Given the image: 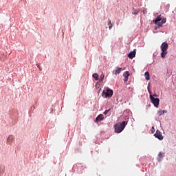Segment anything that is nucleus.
Wrapping results in <instances>:
<instances>
[{
	"instance_id": "nucleus-21",
	"label": "nucleus",
	"mask_w": 176,
	"mask_h": 176,
	"mask_svg": "<svg viewBox=\"0 0 176 176\" xmlns=\"http://www.w3.org/2000/svg\"><path fill=\"white\" fill-rule=\"evenodd\" d=\"M37 67L38 68V69H40V71H42V68H41V66L39 65H37Z\"/></svg>"
},
{
	"instance_id": "nucleus-20",
	"label": "nucleus",
	"mask_w": 176,
	"mask_h": 176,
	"mask_svg": "<svg viewBox=\"0 0 176 176\" xmlns=\"http://www.w3.org/2000/svg\"><path fill=\"white\" fill-rule=\"evenodd\" d=\"M129 80V77H124V82H127Z\"/></svg>"
},
{
	"instance_id": "nucleus-19",
	"label": "nucleus",
	"mask_w": 176,
	"mask_h": 176,
	"mask_svg": "<svg viewBox=\"0 0 176 176\" xmlns=\"http://www.w3.org/2000/svg\"><path fill=\"white\" fill-rule=\"evenodd\" d=\"M109 111H111V109H109V110H106L103 113L104 115H107L108 114V112H109Z\"/></svg>"
},
{
	"instance_id": "nucleus-12",
	"label": "nucleus",
	"mask_w": 176,
	"mask_h": 176,
	"mask_svg": "<svg viewBox=\"0 0 176 176\" xmlns=\"http://www.w3.org/2000/svg\"><path fill=\"white\" fill-rule=\"evenodd\" d=\"M162 159H163V154H162V153H160L158 154V157H157L158 162H162Z\"/></svg>"
},
{
	"instance_id": "nucleus-13",
	"label": "nucleus",
	"mask_w": 176,
	"mask_h": 176,
	"mask_svg": "<svg viewBox=\"0 0 176 176\" xmlns=\"http://www.w3.org/2000/svg\"><path fill=\"white\" fill-rule=\"evenodd\" d=\"M92 77L94 78V79L95 80H98V74L94 73V74L92 75Z\"/></svg>"
},
{
	"instance_id": "nucleus-10",
	"label": "nucleus",
	"mask_w": 176,
	"mask_h": 176,
	"mask_svg": "<svg viewBox=\"0 0 176 176\" xmlns=\"http://www.w3.org/2000/svg\"><path fill=\"white\" fill-rule=\"evenodd\" d=\"M122 72V68L118 67L117 68V69L113 70V74H115V75H118V74H120V72Z\"/></svg>"
},
{
	"instance_id": "nucleus-14",
	"label": "nucleus",
	"mask_w": 176,
	"mask_h": 176,
	"mask_svg": "<svg viewBox=\"0 0 176 176\" xmlns=\"http://www.w3.org/2000/svg\"><path fill=\"white\" fill-rule=\"evenodd\" d=\"M124 78H129L130 76V72L129 71H126L123 74Z\"/></svg>"
},
{
	"instance_id": "nucleus-17",
	"label": "nucleus",
	"mask_w": 176,
	"mask_h": 176,
	"mask_svg": "<svg viewBox=\"0 0 176 176\" xmlns=\"http://www.w3.org/2000/svg\"><path fill=\"white\" fill-rule=\"evenodd\" d=\"M113 27L112 23L111 22V20L109 21V28L111 30Z\"/></svg>"
},
{
	"instance_id": "nucleus-2",
	"label": "nucleus",
	"mask_w": 176,
	"mask_h": 176,
	"mask_svg": "<svg viewBox=\"0 0 176 176\" xmlns=\"http://www.w3.org/2000/svg\"><path fill=\"white\" fill-rule=\"evenodd\" d=\"M168 50V43H167L166 42H164L162 43V44L161 45V57L162 58H165L166 56H167V50Z\"/></svg>"
},
{
	"instance_id": "nucleus-4",
	"label": "nucleus",
	"mask_w": 176,
	"mask_h": 176,
	"mask_svg": "<svg viewBox=\"0 0 176 176\" xmlns=\"http://www.w3.org/2000/svg\"><path fill=\"white\" fill-rule=\"evenodd\" d=\"M105 96L106 98H107V97L111 98L112 97V96H113V91L112 89H110L109 88H106V90H103L102 91V96Z\"/></svg>"
},
{
	"instance_id": "nucleus-3",
	"label": "nucleus",
	"mask_w": 176,
	"mask_h": 176,
	"mask_svg": "<svg viewBox=\"0 0 176 176\" xmlns=\"http://www.w3.org/2000/svg\"><path fill=\"white\" fill-rule=\"evenodd\" d=\"M126 124H127V122L126 121H123L121 124H117L114 126L115 132L116 133H122L123 130H124V127H126Z\"/></svg>"
},
{
	"instance_id": "nucleus-5",
	"label": "nucleus",
	"mask_w": 176,
	"mask_h": 176,
	"mask_svg": "<svg viewBox=\"0 0 176 176\" xmlns=\"http://www.w3.org/2000/svg\"><path fill=\"white\" fill-rule=\"evenodd\" d=\"M150 100L151 102L153 104L154 107H155L156 108H158L159 102H160V100H159V98H155L152 95H150Z\"/></svg>"
},
{
	"instance_id": "nucleus-9",
	"label": "nucleus",
	"mask_w": 176,
	"mask_h": 176,
	"mask_svg": "<svg viewBox=\"0 0 176 176\" xmlns=\"http://www.w3.org/2000/svg\"><path fill=\"white\" fill-rule=\"evenodd\" d=\"M13 140H14V136H13V135H10V136L8 137V140H7V142H8V144H10V143L12 142Z\"/></svg>"
},
{
	"instance_id": "nucleus-7",
	"label": "nucleus",
	"mask_w": 176,
	"mask_h": 176,
	"mask_svg": "<svg viewBox=\"0 0 176 176\" xmlns=\"http://www.w3.org/2000/svg\"><path fill=\"white\" fill-rule=\"evenodd\" d=\"M101 120H104V115L100 114L96 118V123H98V122H101Z\"/></svg>"
},
{
	"instance_id": "nucleus-8",
	"label": "nucleus",
	"mask_w": 176,
	"mask_h": 176,
	"mask_svg": "<svg viewBox=\"0 0 176 176\" xmlns=\"http://www.w3.org/2000/svg\"><path fill=\"white\" fill-rule=\"evenodd\" d=\"M128 57H129V58H131V59L134 58V57H135V50H134L133 51L131 52L128 54Z\"/></svg>"
},
{
	"instance_id": "nucleus-16",
	"label": "nucleus",
	"mask_w": 176,
	"mask_h": 176,
	"mask_svg": "<svg viewBox=\"0 0 176 176\" xmlns=\"http://www.w3.org/2000/svg\"><path fill=\"white\" fill-rule=\"evenodd\" d=\"M166 111H158V115H159V116H162V115H164L165 113H166Z\"/></svg>"
},
{
	"instance_id": "nucleus-6",
	"label": "nucleus",
	"mask_w": 176,
	"mask_h": 176,
	"mask_svg": "<svg viewBox=\"0 0 176 176\" xmlns=\"http://www.w3.org/2000/svg\"><path fill=\"white\" fill-rule=\"evenodd\" d=\"M154 137H155V138H157L160 141L163 140V135H162V132H160V131L159 130L156 131V133L154 134Z\"/></svg>"
},
{
	"instance_id": "nucleus-18",
	"label": "nucleus",
	"mask_w": 176,
	"mask_h": 176,
	"mask_svg": "<svg viewBox=\"0 0 176 176\" xmlns=\"http://www.w3.org/2000/svg\"><path fill=\"white\" fill-rule=\"evenodd\" d=\"M151 131V133L153 134V133H155V127L152 126Z\"/></svg>"
},
{
	"instance_id": "nucleus-15",
	"label": "nucleus",
	"mask_w": 176,
	"mask_h": 176,
	"mask_svg": "<svg viewBox=\"0 0 176 176\" xmlns=\"http://www.w3.org/2000/svg\"><path fill=\"white\" fill-rule=\"evenodd\" d=\"M104 78H105V76L104 74H102L100 76L99 82H102L104 80Z\"/></svg>"
},
{
	"instance_id": "nucleus-11",
	"label": "nucleus",
	"mask_w": 176,
	"mask_h": 176,
	"mask_svg": "<svg viewBox=\"0 0 176 176\" xmlns=\"http://www.w3.org/2000/svg\"><path fill=\"white\" fill-rule=\"evenodd\" d=\"M144 76H145L146 80H151V76H149V72H146L144 73Z\"/></svg>"
},
{
	"instance_id": "nucleus-1",
	"label": "nucleus",
	"mask_w": 176,
	"mask_h": 176,
	"mask_svg": "<svg viewBox=\"0 0 176 176\" xmlns=\"http://www.w3.org/2000/svg\"><path fill=\"white\" fill-rule=\"evenodd\" d=\"M167 19L162 17V15H158L153 22L158 25L159 28L163 27V24H166Z\"/></svg>"
}]
</instances>
